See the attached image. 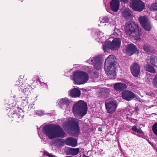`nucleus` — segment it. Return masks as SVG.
I'll return each mask as SVG.
<instances>
[{
  "label": "nucleus",
  "mask_w": 157,
  "mask_h": 157,
  "mask_svg": "<svg viewBox=\"0 0 157 157\" xmlns=\"http://www.w3.org/2000/svg\"><path fill=\"white\" fill-rule=\"evenodd\" d=\"M132 129V131L136 132L139 133H142L143 132L141 130L140 128H137L136 126H133Z\"/></svg>",
  "instance_id": "obj_31"
},
{
  "label": "nucleus",
  "mask_w": 157,
  "mask_h": 157,
  "mask_svg": "<svg viewBox=\"0 0 157 157\" xmlns=\"http://www.w3.org/2000/svg\"><path fill=\"white\" fill-rule=\"evenodd\" d=\"M150 63L154 66L157 67V57L154 56H151Z\"/></svg>",
  "instance_id": "obj_30"
},
{
  "label": "nucleus",
  "mask_w": 157,
  "mask_h": 157,
  "mask_svg": "<svg viewBox=\"0 0 157 157\" xmlns=\"http://www.w3.org/2000/svg\"><path fill=\"white\" fill-rule=\"evenodd\" d=\"M144 50L147 53L151 54H153L154 49L151 47L149 45H144Z\"/></svg>",
  "instance_id": "obj_29"
},
{
  "label": "nucleus",
  "mask_w": 157,
  "mask_h": 157,
  "mask_svg": "<svg viewBox=\"0 0 157 157\" xmlns=\"http://www.w3.org/2000/svg\"><path fill=\"white\" fill-rule=\"evenodd\" d=\"M87 109L86 103L84 101L80 100L74 105L72 111L76 117L81 118L86 113Z\"/></svg>",
  "instance_id": "obj_2"
},
{
  "label": "nucleus",
  "mask_w": 157,
  "mask_h": 157,
  "mask_svg": "<svg viewBox=\"0 0 157 157\" xmlns=\"http://www.w3.org/2000/svg\"><path fill=\"white\" fill-rule=\"evenodd\" d=\"M127 88V85L124 83L118 82L115 84L114 88L116 90L121 91Z\"/></svg>",
  "instance_id": "obj_22"
},
{
  "label": "nucleus",
  "mask_w": 157,
  "mask_h": 157,
  "mask_svg": "<svg viewBox=\"0 0 157 157\" xmlns=\"http://www.w3.org/2000/svg\"><path fill=\"white\" fill-rule=\"evenodd\" d=\"M19 87L21 89V91L26 95H28L32 89V87L28 84L23 83Z\"/></svg>",
  "instance_id": "obj_17"
},
{
  "label": "nucleus",
  "mask_w": 157,
  "mask_h": 157,
  "mask_svg": "<svg viewBox=\"0 0 157 157\" xmlns=\"http://www.w3.org/2000/svg\"><path fill=\"white\" fill-rule=\"evenodd\" d=\"M116 59L114 56L110 55L106 59L105 61V64L108 65H117V63L115 61Z\"/></svg>",
  "instance_id": "obj_16"
},
{
  "label": "nucleus",
  "mask_w": 157,
  "mask_h": 157,
  "mask_svg": "<svg viewBox=\"0 0 157 157\" xmlns=\"http://www.w3.org/2000/svg\"><path fill=\"white\" fill-rule=\"evenodd\" d=\"M130 7L134 10L141 12L145 9V4L141 0H130Z\"/></svg>",
  "instance_id": "obj_7"
},
{
  "label": "nucleus",
  "mask_w": 157,
  "mask_h": 157,
  "mask_svg": "<svg viewBox=\"0 0 157 157\" xmlns=\"http://www.w3.org/2000/svg\"><path fill=\"white\" fill-rule=\"evenodd\" d=\"M84 157H89V156H86V155H84Z\"/></svg>",
  "instance_id": "obj_46"
},
{
  "label": "nucleus",
  "mask_w": 157,
  "mask_h": 157,
  "mask_svg": "<svg viewBox=\"0 0 157 157\" xmlns=\"http://www.w3.org/2000/svg\"><path fill=\"white\" fill-rule=\"evenodd\" d=\"M72 78L76 84H84L88 80L89 76L86 72L77 71L74 73L73 76L71 79Z\"/></svg>",
  "instance_id": "obj_4"
},
{
  "label": "nucleus",
  "mask_w": 157,
  "mask_h": 157,
  "mask_svg": "<svg viewBox=\"0 0 157 157\" xmlns=\"http://www.w3.org/2000/svg\"><path fill=\"white\" fill-rule=\"evenodd\" d=\"M121 42V40L119 38L114 39L112 42L107 41L103 45V49L104 51L109 49L112 50H116L120 47Z\"/></svg>",
  "instance_id": "obj_5"
},
{
  "label": "nucleus",
  "mask_w": 157,
  "mask_h": 157,
  "mask_svg": "<svg viewBox=\"0 0 157 157\" xmlns=\"http://www.w3.org/2000/svg\"><path fill=\"white\" fill-rule=\"evenodd\" d=\"M65 151L66 154L68 155H75L79 153V148H66Z\"/></svg>",
  "instance_id": "obj_21"
},
{
  "label": "nucleus",
  "mask_w": 157,
  "mask_h": 157,
  "mask_svg": "<svg viewBox=\"0 0 157 157\" xmlns=\"http://www.w3.org/2000/svg\"><path fill=\"white\" fill-rule=\"evenodd\" d=\"M42 157H49L48 152L46 151H44Z\"/></svg>",
  "instance_id": "obj_37"
},
{
  "label": "nucleus",
  "mask_w": 157,
  "mask_h": 157,
  "mask_svg": "<svg viewBox=\"0 0 157 157\" xmlns=\"http://www.w3.org/2000/svg\"><path fill=\"white\" fill-rule=\"evenodd\" d=\"M81 94L80 91L76 88H74L72 90H71L70 94V96L72 97L77 98L80 96Z\"/></svg>",
  "instance_id": "obj_24"
},
{
  "label": "nucleus",
  "mask_w": 157,
  "mask_h": 157,
  "mask_svg": "<svg viewBox=\"0 0 157 157\" xmlns=\"http://www.w3.org/2000/svg\"><path fill=\"white\" fill-rule=\"evenodd\" d=\"M105 105L108 113H112L114 112L117 106L115 100L111 99H108L105 101Z\"/></svg>",
  "instance_id": "obj_10"
},
{
  "label": "nucleus",
  "mask_w": 157,
  "mask_h": 157,
  "mask_svg": "<svg viewBox=\"0 0 157 157\" xmlns=\"http://www.w3.org/2000/svg\"><path fill=\"white\" fill-rule=\"evenodd\" d=\"M121 2H124V3L127 2L128 0H120Z\"/></svg>",
  "instance_id": "obj_41"
},
{
  "label": "nucleus",
  "mask_w": 157,
  "mask_h": 157,
  "mask_svg": "<svg viewBox=\"0 0 157 157\" xmlns=\"http://www.w3.org/2000/svg\"><path fill=\"white\" fill-rule=\"evenodd\" d=\"M105 91L106 92V95H108L109 94V89H105Z\"/></svg>",
  "instance_id": "obj_40"
},
{
  "label": "nucleus",
  "mask_w": 157,
  "mask_h": 157,
  "mask_svg": "<svg viewBox=\"0 0 157 157\" xmlns=\"http://www.w3.org/2000/svg\"><path fill=\"white\" fill-rule=\"evenodd\" d=\"M136 46L132 44H128L127 46L126 50L127 53L130 55L136 52Z\"/></svg>",
  "instance_id": "obj_20"
},
{
  "label": "nucleus",
  "mask_w": 157,
  "mask_h": 157,
  "mask_svg": "<svg viewBox=\"0 0 157 157\" xmlns=\"http://www.w3.org/2000/svg\"><path fill=\"white\" fill-rule=\"evenodd\" d=\"M130 7L134 10L141 12L145 9V4L141 0H130Z\"/></svg>",
  "instance_id": "obj_8"
},
{
  "label": "nucleus",
  "mask_w": 157,
  "mask_h": 157,
  "mask_svg": "<svg viewBox=\"0 0 157 157\" xmlns=\"http://www.w3.org/2000/svg\"><path fill=\"white\" fill-rule=\"evenodd\" d=\"M114 31L115 33H116V31H117V32L119 31L118 29H114Z\"/></svg>",
  "instance_id": "obj_43"
},
{
  "label": "nucleus",
  "mask_w": 157,
  "mask_h": 157,
  "mask_svg": "<svg viewBox=\"0 0 157 157\" xmlns=\"http://www.w3.org/2000/svg\"><path fill=\"white\" fill-rule=\"evenodd\" d=\"M66 136V133L60 127L50 124V139Z\"/></svg>",
  "instance_id": "obj_3"
},
{
  "label": "nucleus",
  "mask_w": 157,
  "mask_h": 157,
  "mask_svg": "<svg viewBox=\"0 0 157 157\" xmlns=\"http://www.w3.org/2000/svg\"><path fill=\"white\" fill-rule=\"evenodd\" d=\"M40 85L41 86H45V87H48V86L45 83H44L43 82H41L40 83Z\"/></svg>",
  "instance_id": "obj_39"
},
{
  "label": "nucleus",
  "mask_w": 157,
  "mask_h": 157,
  "mask_svg": "<svg viewBox=\"0 0 157 157\" xmlns=\"http://www.w3.org/2000/svg\"><path fill=\"white\" fill-rule=\"evenodd\" d=\"M38 132L40 137L43 140V143H48V139L49 138V125L47 124L42 126V132L43 134L42 136L39 134L38 130Z\"/></svg>",
  "instance_id": "obj_12"
},
{
  "label": "nucleus",
  "mask_w": 157,
  "mask_h": 157,
  "mask_svg": "<svg viewBox=\"0 0 157 157\" xmlns=\"http://www.w3.org/2000/svg\"><path fill=\"white\" fill-rule=\"evenodd\" d=\"M19 82H17V83L16 84V85H18V83Z\"/></svg>",
  "instance_id": "obj_47"
},
{
  "label": "nucleus",
  "mask_w": 157,
  "mask_h": 157,
  "mask_svg": "<svg viewBox=\"0 0 157 157\" xmlns=\"http://www.w3.org/2000/svg\"><path fill=\"white\" fill-rule=\"evenodd\" d=\"M17 113H13L15 116L18 117L19 120H21L24 116V113L21 109L18 108L17 109Z\"/></svg>",
  "instance_id": "obj_26"
},
{
  "label": "nucleus",
  "mask_w": 157,
  "mask_h": 157,
  "mask_svg": "<svg viewBox=\"0 0 157 157\" xmlns=\"http://www.w3.org/2000/svg\"><path fill=\"white\" fill-rule=\"evenodd\" d=\"M121 97L123 99L129 101L135 98V95L131 91L125 90L122 92Z\"/></svg>",
  "instance_id": "obj_15"
},
{
  "label": "nucleus",
  "mask_w": 157,
  "mask_h": 157,
  "mask_svg": "<svg viewBox=\"0 0 157 157\" xmlns=\"http://www.w3.org/2000/svg\"><path fill=\"white\" fill-rule=\"evenodd\" d=\"M20 77L21 79H24V75H21L20 76Z\"/></svg>",
  "instance_id": "obj_42"
},
{
  "label": "nucleus",
  "mask_w": 157,
  "mask_h": 157,
  "mask_svg": "<svg viewBox=\"0 0 157 157\" xmlns=\"http://www.w3.org/2000/svg\"><path fill=\"white\" fill-rule=\"evenodd\" d=\"M130 7L134 10L141 12L145 9V4L141 0H130Z\"/></svg>",
  "instance_id": "obj_9"
},
{
  "label": "nucleus",
  "mask_w": 157,
  "mask_h": 157,
  "mask_svg": "<svg viewBox=\"0 0 157 157\" xmlns=\"http://www.w3.org/2000/svg\"><path fill=\"white\" fill-rule=\"evenodd\" d=\"M151 9L153 10H157V3L152 4L151 6Z\"/></svg>",
  "instance_id": "obj_35"
},
{
  "label": "nucleus",
  "mask_w": 157,
  "mask_h": 157,
  "mask_svg": "<svg viewBox=\"0 0 157 157\" xmlns=\"http://www.w3.org/2000/svg\"><path fill=\"white\" fill-rule=\"evenodd\" d=\"M65 143L66 144L73 147H75L77 145L76 140L71 137L67 138L66 140Z\"/></svg>",
  "instance_id": "obj_23"
},
{
  "label": "nucleus",
  "mask_w": 157,
  "mask_h": 157,
  "mask_svg": "<svg viewBox=\"0 0 157 157\" xmlns=\"http://www.w3.org/2000/svg\"><path fill=\"white\" fill-rule=\"evenodd\" d=\"M124 30L125 32L136 40L139 39L140 36L138 25L132 21H128L125 24Z\"/></svg>",
  "instance_id": "obj_1"
},
{
  "label": "nucleus",
  "mask_w": 157,
  "mask_h": 157,
  "mask_svg": "<svg viewBox=\"0 0 157 157\" xmlns=\"http://www.w3.org/2000/svg\"><path fill=\"white\" fill-rule=\"evenodd\" d=\"M22 105H23V106H25L28 104V100L27 99V98H25L23 99L22 100Z\"/></svg>",
  "instance_id": "obj_36"
},
{
  "label": "nucleus",
  "mask_w": 157,
  "mask_h": 157,
  "mask_svg": "<svg viewBox=\"0 0 157 157\" xmlns=\"http://www.w3.org/2000/svg\"><path fill=\"white\" fill-rule=\"evenodd\" d=\"M10 113H12L13 112V109H10Z\"/></svg>",
  "instance_id": "obj_44"
},
{
  "label": "nucleus",
  "mask_w": 157,
  "mask_h": 157,
  "mask_svg": "<svg viewBox=\"0 0 157 157\" xmlns=\"http://www.w3.org/2000/svg\"><path fill=\"white\" fill-rule=\"evenodd\" d=\"M138 20L141 25L146 31H149L151 28V25L148 17L146 16H140Z\"/></svg>",
  "instance_id": "obj_11"
},
{
  "label": "nucleus",
  "mask_w": 157,
  "mask_h": 157,
  "mask_svg": "<svg viewBox=\"0 0 157 157\" xmlns=\"http://www.w3.org/2000/svg\"><path fill=\"white\" fill-rule=\"evenodd\" d=\"M152 130L154 133L157 136V122L153 125Z\"/></svg>",
  "instance_id": "obj_32"
},
{
  "label": "nucleus",
  "mask_w": 157,
  "mask_h": 157,
  "mask_svg": "<svg viewBox=\"0 0 157 157\" xmlns=\"http://www.w3.org/2000/svg\"><path fill=\"white\" fill-rule=\"evenodd\" d=\"M116 66V65H105L104 69L106 74L110 78L114 79L115 78Z\"/></svg>",
  "instance_id": "obj_13"
},
{
  "label": "nucleus",
  "mask_w": 157,
  "mask_h": 157,
  "mask_svg": "<svg viewBox=\"0 0 157 157\" xmlns=\"http://www.w3.org/2000/svg\"><path fill=\"white\" fill-rule=\"evenodd\" d=\"M146 70L150 73H155L156 72L155 70L153 67L149 64H146L145 67Z\"/></svg>",
  "instance_id": "obj_28"
},
{
  "label": "nucleus",
  "mask_w": 157,
  "mask_h": 157,
  "mask_svg": "<svg viewBox=\"0 0 157 157\" xmlns=\"http://www.w3.org/2000/svg\"><path fill=\"white\" fill-rule=\"evenodd\" d=\"M70 101L67 98H63L59 101V103L61 106L65 105L67 106L70 105Z\"/></svg>",
  "instance_id": "obj_27"
},
{
  "label": "nucleus",
  "mask_w": 157,
  "mask_h": 157,
  "mask_svg": "<svg viewBox=\"0 0 157 157\" xmlns=\"http://www.w3.org/2000/svg\"><path fill=\"white\" fill-rule=\"evenodd\" d=\"M152 83L153 86L157 88V74L155 76L153 79Z\"/></svg>",
  "instance_id": "obj_34"
},
{
  "label": "nucleus",
  "mask_w": 157,
  "mask_h": 157,
  "mask_svg": "<svg viewBox=\"0 0 157 157\" xmlns=\"http://www.w3.org/2000/svg\"><path fill=\"white\" fill-rule=\"evenodd\" d=\"M131 72L135 77H138L140 72V66L137 63H134L130 66Z\"/></svg>",
  "instance_id": "obj_14"
},
{
  "label": "nucleus",
  "mask_w": 157,
  "mask_h": 157,
  "mask_svg": "<svg viewBox=\"0 0 157 157\" xmlns=\"http://www.w3.org/2000/svg\"><path fill=\"white\" fill-rule=\"evenodd\" d=\"M91 62L94 64V67L96 69L99 70L101 68L102 63L101 59L98 57H95L93 59L91 60Z\"/></svg>",
  "instance_id": "obj_19"
},
{
  "label": "nucleus",
  "mask_w": 157,
  "mask_h": 157,
  "mask_svg": "<svg viewBox=\"0 0 157 157\" xmlns=\"http://www.w3.org/2000/svg\"><path fill=\"white\" fill-rule=\"evenodd\" d=\"M49 156H50V157H52V155L50 154Z\"/></svg>",
  "instance_id": "obj_48"
},
{
  "label": "nucleus",
  "mask_w": 157,
  "mask_h": 157,
  "mask_svg": "<svg viewBox=\"0 0 157 157\" xmlns=\"http://www.w3.org/2000/svg\"><path fill=\"white\" fill-rule=\"evenodd\" d=\"M88 62L90 63V64H91V63H91V62H90V60H89L88 61Z\"/></svg>",
  "instance_id": "obj_45"
},
{
  "label": "nucleus",
  "mask_w": 157,
  "mask_h": 157,
  "mask_svg": "<svg viewBox=\"0 0 157 157\" xmlns=\"http://www.w3.org/2000/svg\"><path fill=\"white\" fill-rule=\"evenodd\" d=\"M120 3L119 0H112L110 2L111 9L113 11L116 12L119 8Z\"/></svg>",
  "instance_id": "obj_18"
},
{
  "label": "nucleus",
  "mask_w": 157,
  "mask_h": 157,
  "mask_svg": "<svg viewBox=\"0 0 157 157\" xmlns=\"http://www.w3.org/2000/svg\"><path fill=\"white\" fill-rule=\"evenodd\" d=\"M109 20V18L107 16L104 17L103 18L102 21L103 22H108Z\"/></svg>",
  "instance_id": "obj_38"
},
{
  "label": "nucleus",
  "mask_w": 157,
  "mask_h": 157,
  "mask_svg": "<svg viewBox=\"0 0 157 157\" xmlns=\"http://www.w3.org/2000/svg\"><path fill=\"white\" fill-rule=\"evenodd\" d=\"M72 128L76 132H78L79 130L78 126V121L77 119L73 118H69L68 122H65L63 124V126L65 130L67 127Z\"/></svg>",
  "instance_id": "obj_6"
},
{
  "label": "nucleus",
  "mask_w": 157,
  "mask_h": 157,
  "mask_svg": "<svg viewBox=\"0 0 157 157\" xmlns=\"http://www.w3.org/2000/svg\"><path fill=\"white\" fill-rule=\"evenodd\" d=\"M36 113L39 116H41L44 114H47L44 111L41 110H37L36 111Z\"/></svg>",
  "instance_id": "obj_33"
},
{
  "label": "nucleus",
  "mask_w": 157,
  "mask_h": 157,
  "mask_svg": "<svg viewBox=\"0 0 157 157\" xmlns=\"http://www.w3.org/2000/svg\"><path fill=\"white\" fill-rule=\"evenodd\" d=\"M121 13L122 16L126 18L129 17L131 16V11L128 8L124 7L122 8L121 9Z\"/></svg>",
  "instance_id": "obj_25"
}]
</instances>
